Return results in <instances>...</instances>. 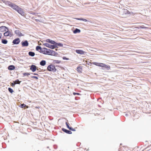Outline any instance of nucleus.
Wrapping results in <instances>:
<instances>
[{
    "label": "nucleus",
    "instance_id": "nucleus-1",
    "mask_svg": "<svg viewBox=\"0 0 151 151\" xmlns=\"http://www.w3.org/2000/svg\"><path fill=\"white\" fill-rule=\"evenodd\" d=\"M47 70L49 71L54 72H55L57 70V69L55 68V66L54 64H51L47 66Z\"/></svg>",
    "mask_w": 151,
    "mask_h": 151
},
{
    "label": "nucleus",
    "instance_id": "nucleus-2",
    "mask_svg": "<svg viewBox=\"0 0 151 151\" xmlns=\"http://www.w3.org/2000/svg\"><path fill=\"white\" fill-rule=\"evenodd\" d=\"M132 12H129L128 10L126 9H124L122 10V11L121 12V15L122 17H125V15L127 14H131Z\"/></svg>",
    "mask_w": 151,
    "mask_h": 151
},
{
    "label": "nucleus",
    "instance_id": "nucleus-3",
    "mask_svg": "<svg viewBox=\"0 0 151 151\" xmlns=\"http://www.w3.org/2000/svg\"><path fill=\"white\" fill-rule=\"evenodd\" d=\"M6 32L4 33V35L5 36L7 37L9 36L10 37L12 36L13 35V33L12 32V30L10 31L9 29H7Z\"/></svg>",
    "mask_w": 151,
    "mask_h": 151
},
{
    "label": "nucleus",
    "instance_id": "nucleus-4",
    "mask_svg": "<svg viewBox=\"0 0 151 151\" xmlns=\"http://www.w3.org/2000/svg\"><path fill=\"white\" fill-rule=\"evenodd\" d=\"M43 45L51 49H54L58 47L55 45H52L47 43L43 44Z\"/></svg>",
    "mask_w": 151,
    "mask_h": 151
},
{
    "label": "nucleus",
    "instance_id": "nucleus-5",
    "mask_svg": "<svg viewBox=\"0 0 151 151\" xmlns=\"http://www.w3.org/2000/svg\"><path fill=\"white\" fill-rule=\"evenodd\" d=\"M7 2L9 4V6L11 7L14 10H15L16 8H17L18 7V6L16 5L15 4L13 3H12L9 1H7Z\"/></svg>",
    "mask_w": 151,
    "mask_h": 151
},
{
    "label": "nucleus",
    "instance_id": "nucleus-6",
    "mask_svg": "<svg viewBox=\"0 0 151 151\" xmlns=\"http://www.w3.org/2000/svg\"><path fill=\"white\" fill-rule=\"evenodd\" d=\"M21 44L22 47H27L29 44L27 40H23Z\"/></svg>",
    "mask_w": 151,
    "mask_h": 151
},
{
    "label": "nucleus",
    "instance_id": "nucleus-7",
    "mask_svg": "<svg viewBox=\"0 0 151 151\" xmlns=\"http://www.w3.org/2000/svg\"><path fill=\"white\" fill-rule=\"evenodd\" d=\"M20 42V39L19 38H17L14 39L12 41V43L14 45L18 44Z\"/></svg>",
    "mask_w": 151,
    "mask_h": 151
},
{
    "label": "nucleus",
    "instance_id": "nucleus-8",
    "mask_svg": "<svg viewBox=\"0 0 151 151\" xmlns=\"http://www.w3.org/2000/svg\"><path fill=\"white\" fill-rule=\"evenodd\" d=\"M37 67L36 65H32L30 66V70H31L32 72H35L37 69Z\"/></svg>",
    "mask_w": 151,
    "mask_h": 151
},
{
    "label": "nucleus",
    "instance_id": "nucleus-9",
    "mask_svg": "<svg viewBox=\"0 0 151 151\" xmlns=\"http://www.w3.org/2000/svg\"><path fill=\"white\" fill-rule=\"evenodd\" d=\"M8 28L6 26H2L0 27V32H3L6 31V29H8Z\"/></svg>",
    "mask_w": 151,
    "mask_h": 151
},
{
    "label": "nucleus",
    "instance_id": "nucleus-10",
    "mask_svg": "<svg viewBox=\"0 0 151 151\" xmlns=\"http://www.w3.org/2000/svg\"><path fill=\"white\" fill-rule=\"evenodd\" d=\"M17 12L23 16H24L25 15V13L23 11V9L21 8L20 9L18 10Z\"/></svg>",
    "mask_w": 151,
    "mask_h": 151
},
{
    "label": "nucleus",
    "instance_id": "nucleus-11",
    "mask_svg": "<svg viewBox=\"0 0 151 151\" xmlns=\"http://www.w3.org/2000/svg\"><path fill=\"white\" fill-rule=\"evenodd\" d=\"M15 33L18 35L19 37L24 36V35H22L21 32L18 30H16L14 31Z\"/></svg>",
    "mask_w": 151,
    "mask_h": 151
},
{
    "label": "nucleus",
    "instance_id": "nucleus-12",
    "mask_svg": "<svg viewBox=\"0 0 151 151\" xmlns=\"http://www.w3.org/2000/svg\"><path fill=\"white\" fill-rule=\"evenodd\" d=\"M62 130L63 132L69 134H71L72 133V132L70 131L65 129L64 128H62Z\"/></svg>",
    "mask_w": 151,
    "mask_h": 151
},
{
    "label": "nucleus",
    "instance_id": "nucleus-13",
    "mask_svg": "<svg viewBox=\"0 0 151 151\" xmlns=\"http://www.w3.org/2000/svg\"><path fill=\"white\" fill-rule=\"evenodd\" d=\"M45 41L47 42L50 43L53 45H55V41L49 39H46Z\"/></svg>",
    "mask_w": 151,
    "mask_h": 151
},
{
    "label": "nucleus",
    "instance_id": "nucleus-14",
    "mask_svg": "<svg viewBox=\"0 0 151 151\" xmlns=\"http://www.w3.org/2000/svg\"><path fill=\"white\" fill-rule=\"evenodd\" d=\"M15 68V66L14 65H11L8 67V68L9 70H14Z\"/></svg>",
    "mask_w": 151,
    "mask_h": 151
},
{
    "label": "nucleus",
    "instance_id": "nucleus-15",
    "mask_svg": "<svg viewBox=\"0 0 151 151\" xmlns=\"http://www.w3.org/2000/svg\"><path fill=\"white\" fill-rule=\"evenodd\" d=\"M102 65H100L101 67H104L105 68H106L107 70H109L110 69V67L109 66L107 65H105L103 63H101Z\"/></svg>",
    "mask_w": 151,
    "mask_h": 151
},
{
    "label": "nucleus",
    "instance_id": "nucleus-16",
    "mask_svg": "<svg viewBox=\"0 0 151 151\" xmlns=\"http://www.w3.org/2000/svg\"><path fill=\"white\" fill-rule=\"evenodd\" d=\"M76 51L77 53L80 54H83L85 52L83 50H76Z\"/></svg>",
    "mask_w": 151,
    "mask_h": 151
},
{
    "label": "nucleus",
    "instance_id": "nucleus-17",
    "mask_svg": "<svg viewBox=\"0 0 151 151\" xmlns=\"http://www.w3.org/2000/svg\"><path fill=\"white\" fill-rule=\"evenodd\" d=\"M40 64L42 66H44L46 64V61L45 60H42L40 62Z\"/></svg>",
    "mask_w": 151,
    "mask_h": 151
},
{
    "label": "nucleus",
    "instance_id": "nucleus-18",
    "mask_svg": "<svg viewBox=\"0 0 151 151\" xmlns=\"http://www.w3.org/2000/svg\"><path fill=\"white\" fill-rule=\"evenodd\" d=\"M73 32L74 34L79 33L81 32V30L78 28H76L73 30Z\"/></svg>",
    "mask_w": 151,
    "mask_h": 151
},
{
    "label": "nucleus",
    "instance_id": "nucleus-19",
    "mask_svg": "<svg viewBox=\"0 0 151 151\" xmlns=\"http://www.w3.org/2000/svg\"><path fill=\"white\" fill-rule=\"evenodd\" d=\"M51 51V50L46 48L45 55H50Z\"/></svg>",
    "mask_w": 151,
    "mask_h": 151
},
{
    "label": "nucleus",
    "instance_id": "nucleus-20",
    "mask_svg": "<svg viewBox=\"0 0 151 151\" xmlns=\"http://www.w3.org/2000/svg\"><path fill=\"white\" fill-rule=\"evenodd\" d=\"M46 48L45 47H43L42 48L41 51H39V52L40 53H42L43 54H45V51L46 50Z\"/></svg>",
    "mask_w": 151,
    "mask_h": 151
},
{
    "label": "nucleus",
    "instance_id": "nucleus-21",
    "mask_svg": "<svg viewBox=\"0 0 151 151\" xmlns=\"http://www.w3.org/2000/svg\"><path fill=\"white\" fill-rule=\"evenodd\" d=\"M56 54H57V53L55 51L51 50L50 55L55 56Z\"/></svg>",
    "mask_w": 151,
    "mask_h": 151
},
{
    "label": "nucleus",
    "instance_id": "nucleus-22",
    "mask_svg": "<svg viewBox=\"0 0 151 151\" xmlns=\"http://www.w3.org/2000/svg\"><path fill=\"white\" fill-rule=\"evenodd\" d=\"M77 71L79 73L82 72V68L81 66H78L77 68Z\"/></svg>",
    "mask_w": 151,
    "mask_h": 151
},
{
    "label": "nucleus",
    "instance_id": "nucleus-23",
    "mask_svg": "<svg viewBox=\"0 0 151 151\" xmlns=\"http://www.w3.org/2000/svg\"><path fill=\"white\" fill-rule=\"evenodd\" d=\"M28 55L30 56L33 57L35 55V53L34 52L32 51H29L28 52Z\"/></svg>",
    "mask_w": 151,
    "mask_h": 151
},
{
    "label": "nucleus",
    "instance_id": "nucleus-24",
    "mask_svg": "<svg viewBox=\"0 0 151 151\" xmlns=\"http://www.w3.org/2000/svg\"><path fill=\"white\" fill-rule=\"evenodd\" d=\"M8 41L6 39H1V43L3 44H6L8 43Z\"/></svg>",
    "mask_w": 151,
    "mask_h": 151
},
{
    "label": "nucleus",
    "instance_id": "nucleus-25",
    "mask_svg": "<svg viewBox=\"0 0 151 151\" xmlns=\"http://www.w3.org/2000/svg\"><path fill=\"white\" fill-rule=\"evenodd\" d=\"M42 48L40 46H37L36 47V50L37 51H41Z\"/></svg>",
    "mask_w": 151,
    "mask_h": 151
},
{
    "label": "nucleus",
    "instance_id": "nucleus-26",
    "mask_svg": "<svg viewBox=\"0 0 151 151\" xmlns=\"http://www.w3.org/2000/svg\"><path fill=\"white\" fill-rule=\"evenodd\" d=\"M55 45L57 47V46H59V47H62L63 46V45L62 43H58L55 42Z\"/></svg>",
    "mask_w": 151,
    "mask_h": 151
},
{
    "label": "nucleus",
    "instance_id": "nucleus-27",
    "mask_svg": "<svg viewBox=\"0 0 151 151\" xmlns=\"http://www.w3.org/2000/svg\"><path fill=\"white\" fill-rule=\"evenodd\" d=\"M61 62V61L56 60H53V63L54 64H58L60 63Z\"/></svg>",
    "mask_w": 151,
    "mask_h": 151
},
{
    "label": "nucleus",
    "instance_id": "nucleus-28",
    "mask_svg": "<svg viewBox=\"0 0 151 151\" xmlns=\"http://www.w3.org/2000/svg\"><path fill=\"white\" fill-rule=\"evenodd\" d=\"M19 106L22 108H23L27 106L24 104H21V105Z\"/></svg>",
    "mask_w": 151,
    "mask_h": 151
},
{
    "label": "nucleus",
    "instance_id": "nucleus-29",
    "mask_svg": "<svg viewBox=\"0 0 151 151\" xmlns=\"http://www.w3.org/2000/svg\"><path fill=\"white\" fill-rule=\"evenodd\" d=\"M14 82L16 84H20V82H21V81H19V80L17 79L16 80H15Z\"/></svg>",
    "mask_w": 151,
    "mask_h": 151
},
{
    "label": "nucleus",
    "instance_id": "nucleus-30",
    "mask_svg": "<svg viewBox=\"0 0 151 151\" xmlns=\"http://www.w3.org/2000/svg\"><path fill=\"white\" fill-rule=\"evenodd\" d=\"M9 91L11 93H12L14 92L13 90L11 88H8Z\"/></svg>",
    "mask_w": 151,
    "mask_h": 151
},
{
    "label": "nucleus",
    "instance_id": "nucleus-31",
    "mask_svg": "<svg viewBox=\"0 0 151 151\" xmlns=\"http://www.w3.org/2000/svg\"><path fill=\"white\" fill-rule=\"evenodd\" d=\"M65 124L66 125L67 128L70 130L71 127H70L69 123L67 122H65Z\"/></svg>",
    "mask_w": 151,
    "mask_h": 151
},
{
    "label": "nucleus",
    "instance_id": "nucleus-32",
    "mask_svg": "<svg viewBox=\"0 0 151 151\" xmlns=\"http://www.w3.org/2000/svg\"><path fill=\"white\" fill-rule=\"evenodd\" d=\"M23 76H29L30 75V73H23Z\"/></svg>",
    "mask_w": 151,
    "mask_h": 151
},
{
    "label": "nucleus",
    "instance_id": "nucleus-33",
    "mask_svg": "<svg viewBox=\"0 0 151 151\" xmlns=\"http://www.w3.org/2000/svg\"><path fill=\"white\" fill-rule=\"evenodd\" d=\"M73 94L75 96L76 95H81V94H80V93H76V92H73Z\"/></svg>",
    "mask_w": 151,
    "mask_h": 151
},
{
    "label": "nucleus",
    "instance_id": "nucleus-34",
    "mask_svg": "<svg viewBox=\"0 0 151 151\" xmlns=\"http://www.w3.org/2000/svg\"><path fill=\"white\" fill-rule=\"evenodd\" d=\"M31 77L32 78H35L36 80H37L38 79V78L36 76H32Z\"/></svg>",
    "mask_w": 151,
    "mask_h": 151
},
{
    "label": "nucleus",
    "instance_id": "nucleus-35",
    "mask_svg": "<svg viewBox=\"0 0 151 151\" xmlns=\"http://www.w3.org/2000/svg\"><path fill=\"white\" fill-rule=\"evenodd\" d=\"M93 64L99 66V63H97V62H93Z\"/></svg>",
    "mask_w": 151,
    "mask_h": 151
},
{
    "label": "nucleus",
    "instance_id": "nucleus-36",
    "mask_svg": "<svg viewBox=\"0 0 151 151\" xmlns=\"http://www.w3.org/2000/svg\"><path fill=\"white\" fill-rule=\"evenodd\" d=\"M81 20L85 21V22H91L89 21L88 20L86 19H83V18H82Z\"/></svg>",
    "mask_w": 151,
    "mask_h": 151
},
{
    "label": "nucleus",
    "instance_id": "nucleus-37",
    "mask_svg": "<svg viewBox=\"0 0 151 151\" xmlns=\"http://www.w3.org/2000/svg\"><path fill=\"white\" fill-rule=\"evenodd\" d=\"M15 84H15V83L14 82L13 83H11V85L12 87L14 86Z\"/></svg>",
    "mask_w": 151,
    "mask_h": 151
},
{
    "label": "nucleus",
    "instance_id": "nucleus-38",
    "mask_svg": "<svg viewBox=\"0 0 151 151\" xmlns=\"http://www.w3.org/2000/svg\"><path fill=\"white\" fill-rule=\"evenodd\" d=\"M63 59L64 60H69V58H66L65 57H63Z\"/></svg>",
    "mask_w": 151,
    "mask_h": 151
},
{
    "label": "nucleus",
    "instance_id": "nucleus-39",
    "mask_svg": "<svg viewBox=\"0 0 151 151\" xmlns=\"http://www.w3.org/2000/svg\"><path fill=\"white\" fill-rule=\"evenodd\" d=\"M70 130L72 131H76V129H73V128L72 127H71L70 129Z\"/></svg>",
    "mask_w": 151,
    "mask_h": 151
},
{
    "label": "nucleus",
    "instance_id": "nucleus-40",
    "mask_svg": "<svg viewBox=\"0 0 151 151\" xmlns=\"http://www.w3.org/2000/svg\"><path fill=\"white\" fill-rule=\"evenodd\" d=\"M20 7H19L18 6V8H16L15 10H16L17 12H18V10H19L20 9Z\"/></svg>",
    "mask_w": 151,
    "mask_h": 151
},
{
    "label": "nucleus",
    "instance_id": "nucleus-41",
    "mask_svg": "<svg viewBox=\"0 0 151 151\" xmlns=\"http://www.w3.org/2000/svg\"><path fill=\"white\" fill-rule=\"evenodd\" d=\"M75 19L77 20H81L82 18H76Z\"/></svg>",
    "mask_w": 151,
    "mask_h": 151
},
{
    "label": "nucleus",
    "instance_id": "nucleus-42",
    "mask_svg": "<svg viewBox=\"0 0 151 151\" xmlns=\"http://www.w3.org/2000/svg\"><path fill=\"white\" fill-rule=\"evenodd\" d=\"M1 1H2L3 3H5L6 1L4 0H0Z\"/></svg>",
    "mask_w": 151,
    "mask_h": 151
},
{
    "label": "nucleus",
    "instance_id": "nucleus-43",
    "mask_svg": "<svg viewBox=\"0 0 151 151\" xmlns=\"http://www.w3.org/2000/svg\"><path fill=\"white\" fill-rule=\"evenodd\" d=\"M2 36V34L1 33H0V39L1 38Z\"/></svg>",
    "mask_w": 151,
    "mask_h": 151
},
{
    "label": "nucleus",
    "instance_id": "nucleus-44",
    "mask_svg": "<svg viewBox=\"0 0 151 151\" xmlns=\"http://www.w3.org/2000/svg\"><path fill=\"white\" fill-rule=\"evenodd\" d=\"M140 27L143 29L146 28V27H144V26H141Z\"/></svg>",
    "mask_w": 151,
    "mask_h": 151
},
{
    "label": "nucleus",
    "instance_id": "nucleus-45",
    "mask_svg": "<svg viewBox=\"0 0 151 151\" xmlns=\"http://www.w3.org/2000/svg\"><path fill=\"white\" fill-rule=\"evenodd\" d=\"M32 74H33V73H32ZM33 74L34 75H38H38L37 74L35 73H33Z\"/></svg>",
    "mask_w": 151,
    "mask_h": 151
},
{
    "label": "nucleus",
    "instance_id": "nucleus-46",
    "mask_svg": "<svg viewBox=\"0 0 151 151\" xmlns=\"http://www.w3.org/2000/svg\"><path fill=\"white\" fill-rule=\"evenodd\" d=\"M128 114H125V116H128Z\"/></svg>",
    "mask_w": 151,
    "mask_h": 151
},
{
    "label": "nucleus",
    "instance_id": "nucleus-47",
    "mask_svg": "<svg viewBox=\"0 0 151 151\" xmlns=\"http://www.w3.org/2000/svg\"><path fill=\"white\" fill-rule=\"evenodd\" d=\"M36 21H40L38 19H36Z\"/></svg>",
    "mask_w": 151,
    "mask_h": 151
},
{
    "label": "nucleus",
    "instance_id": "nucleus-48",
    "mask_svg": "<svg viewBox=\"0 0 151 151\" xmlns=\"http://www.w3.org/2000/svg\"><path fill=\"white\" fill-rule=\"evenodd\" d=\"M49 148V147L48 146L47 147V148Z\"/></svg>",
    "mask_w": 151,
    "mask_h": 151
},
{
    "label": "nucleus",
    "instance_id": "nucleus-49",
    "mask_svg": "<svg viewBox=\"0 0 151 151\" xmlns=\"http://www.w3.org/2000/svg\"><path fill=\"white\" fill-rule=\"evenodd\" d=\"M37 70L39 71V70L38 69H37Z\"/></svg>",
    "mask_w": 151,
    "mask_h": 151
},
{
    "label": "nucleus",
    "instance_id": "nucleus-50",
    "mask_svg": "<svg viewBox=\"0 0 151 151\" xmlns=\"http://www.w3.org/2000/svg\"><path fill=\"white\" fill-rule=\"evenodd\" d=\"M55 66L57 67H58V65H56V66Z\"/></svg>",
    "mask_w": 151,
    "mask_h": 151
},
{
    "label": "nucleus",
    "instance_id": "nucleus-51",
    "mask_svg": "<svg viewBox=\"0 0 151 151\" xmlns=\"http://www.w3.org/2000/svg\"><path fill=\"white\" fill-rule=\"evenodd\" d=\"M1 54V52H0V54Z\"/></svg>",
    "mask_w": 151,
    "mask_h": 151
},
{
    "label": "nucleus",
    "instance_id": "nucleus-52",
    "mask_svg": "<svg viewBox=\"0 0 151 151\" xmlns=\"http://www.w3.org/2000/svg\"><path fill=\"white\" fill-rule=\"evenodd\" d=\"M2 22H0V24H1V23H2Z\"/></svg>",
    "mask_w": 151,
    "mask_h": 151
},
{
    "label": "nucleus",
    "instance_id": "nucleus-53",
    "mask_svg": "<svg viewBox=\"0 0 151 151\" xmlns=\"http://www.w3.org/2000/svg\"><path fill=\"white\" fill-rule=\"evenodd\" d=\"M38 151H39V150H38Z\"/></svg>",
    "mask_w": 151,
    "mask_h": 151
}]
</instances>
